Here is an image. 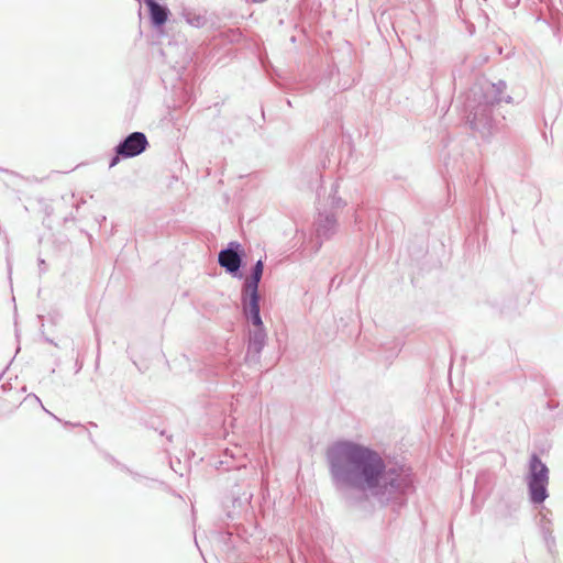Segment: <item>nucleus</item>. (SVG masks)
Masks as SVG:
<instances>
[{
    "label": "nucleus",
    "instance_id": "4468645a",
    "mask_svg": "<svg viewBox=\"0 0 563 563\" xmlns=\"http://www.w3.org/2000/svg\"><path fill=\"white\" fill-rule=\"evenodd\" d=\"M224 456H230L231 459H234V457H235V454H234L233 450H231V449H225V451H224Z\"/></svg>",
    "mask_w": 563,
    "mask_h": 563
},
{
    "label": "nucleus",
    "instance_id": "0eeeda50",
    "mask_svg": "<svg viewBox=\"0 0 563 563\" xmlns=\"http://www.w3.org/2000/svg\"><path fill=\"white\" fill-rule=\"evenodd\" d=\"M150 9L151 18L154 24L162 25L167 21V10L155 2V0H144Z\"/></svg>",
    "mask_w": 563,
    "mask_h": 563
},
{
    "label": "nucleus",
    "instance_id": "423d86ee",
    "mask_svg": "<svg viewBox=\"0 0 563 563\" xmlns=\"http://www.w3.org/2000/svg\"><path fill=\"white\" fill-rule=\"evenodd\" d=\"M260 356L261 354H244V364L240 366L241 374L251 376L252 374L262 373Z\"/></svg>",
    "mask_w": 563,
    "mask_h": 563
},
{
    "label": "nucleus",
    "instance_id": "7ed1b4c3",
    "mask_svg": "<svg viewBox=\"0 0 563 563\" xmlns=\"http://www.w3.org/2000/svg\"><path fill=\"white\" fill-rule=\"evenodd\" d=\"M148 145L145 134L141 132H134L130 134L118 147L117 155L110 162V167L115 166L119 163V156L134 157L145 151Z\"/></svg>",
    "mask_w": 563,
    "mask_h": 563
},
{
    "label": "nucleus",
    "instance_id": "1a4fd4ad",
    "mask_svg": "<svg viewBox=\"0 0 563 563\" xmlns=\"http://www.w3.org/2000/svg\"><path fill=\"white\" fill-rule=\"evenodd\" d=\"M264 271V264L261 260L254 266L253 274L250 279L246 280L244 289L246 290H258V284L261 282Z\"/></svg>",
    "mask_w": 563,
    "mask_h": 563
},
{
    "label": "nucleus",
    "instance_id": "9b49d317",
    "mask_svg": "<svg viewBox=\"0 0 563 563\" xmlns=\"http://www.w3.org/2000/svg\"><path fill=\"white\" fill-rule=\"evenodd\" d=\"M552 520L549 519L545 515H541V522H540V531L541 534L547 531H552Z\"/></svg>",
    "mask_w": 563,
    "mask_h": 563
},
{
    "label": "nucleus",
    "instance_id": "39448f33",
    "mask_svg": "<svg viewBox=\"0 0 563 563\" xmlns=\"http://www.w3.org/2000/svg\"><path fill=\"white\" fill-rule=\"evenodd\" d=\"M219 264L228 272L234 273L240 268L241 258L236 252L232 250H223L219 254Z\"/></svg>",
    "mask_w": 563,
    "mask_h": 563
},
{
    "label": "nucleus",
    "instance_id": "f257e3e1",
    "mask_svg": "<svg viewBox=\"0 0 563 563\" xmlns=\"http://www.w3.org/2000/svg\"><path fill=\"white\" fill-rule=\"evenodd\" d=\"M327 462L335 492L351 506L368 497L383 506H401L412 487L408 470L388 468L377 451L353 441L333 443L327 451Z\"/></svg>",
    "mask_w": 563,
    "mask_h": 563
},
{
    "label": "nucleus",
    "instance_id": "20e7f679",
    "mask_svg": "<svg viewBox=\"0 0 563 563\" xmlns=\"http://www.w3.org/2000/svg\"><path fill=\"white\" fill-rule=\"evenodd\" d=\"M243 310L254 327L262 328L263 322L260 316V296L258 290L243 289Z\"/></svg>",
    "mask_w": 563,
    "mask_h": 563
},
{
    "label": "nucleus",
    "instance_id": "6e6552de",
    "mask_svg": "<svg viewBox=\"0 0 563 563\" xmlns=\"http://www.w3.org/2000/svg\"><path fill=\"white\" fill-rule=\"evenodd\" d=\"M169 368L176 373H183L185 369H191L189 366V357L187 354H174L173 360H166Z\"/></svg>",
    "mask_w": 563,
    "mask_h": 563
},
{
    "label": "nucleus",
    "instance_id": "2eb2a0df",
    "mask_svg": "<svg viewBox=\"0 0 563 563\" xmlns=\"http://www.w3.org/2000/svg\"><path fill=\"white\" fill-rule=\"evenodd\" d=\"M27 397H33L38 404H41V400L36 395H29Z\"/></svg>",
    "mask_w": 563,
    "mask_h": 563
},
{
    "label": "nucleus",
    "instance_id": "f3484780",
    "mask_svg": "<svg viewBox=\"0 0 563 563\" xmlns=\"http://www.w3.org/2000/svg\"><path fill=\"white\" fill-rule=\"evenodd\" d=\"M223 464H228V462H227V461H220V462H219V465H221V466H222Z\"/></svg>",
    "mask_w": 563,
    "mask_h": 563
},
{
    "label": "nucleus",
    "instance_id": "f8f14e48",
    "mask_svg": "<svg viewBox=\"0 0 563 563\" xmlns=\"http://www.w3.org/2000/svg\"><path fill=\"white\" fill-rule=\"evenodd\" d=\"M542 538H543L547 547L549 548V550H551L552 548L555 547V538L553 536V530L542 533Z\"/></svg>",
    "mask_w": 563,
    "mask_h": 563
},
{
    "label": "nucleus",
    "instance_id": "f03ea898",
    "mask_svg": "<svg viewBox=\"0 0 563 563\" xmlns=\"http://www.w3.org/2000/svg\"><path fill=\"white\" fill-rule=\"evenodd\" d=\"M527 485L532 504L540 505L549 497V468L536 453L529 460Z\"/></svg>",
    "mask_w": 563,
    "mask_h": 563
},
{
    "label": "nucleus",
    "instance_id": "a211bd4d",
    "mask_svg": "<svg viewBox=\"0 0 563 563\" xmlns=\"http://www.w3.org/2000/svg\"><path fill=\"white\" fill-rule=\"evenodd\" d=\"M98 363H99V355H97V357H96V364L98 365Z\"/></svg>",
    "mask_w": 563,
    "mask_h": 563
},
{
    "label": "nucleus",
    "instance_id": "ddd939ff",
    "mask_svg": "<svg viewBox=\"0 0 563 563\" xmlns=\"http://www.w3.org/2000/svg\"><path fill=\"white\" fill-rule=\"evenodd\" d=\"M542 538H543L547 547L549 548V550H551L552 548L555 547V538L553 536V530L542 533Z\"/></svg>",
    "mask_w": 563,
    "mask_h": 563
},
{
    "label": "nucleus",
    "instance_id": "dca6fc26",
    "mask_svg": "<svg viewBox=\"0 0 563 563\" xmlns=\"http://www.w3.org/2000/svg\"><path fill=\"white\" fill-rule=\"evenodd\" d=\"M240 467H241V466H230V465H228V466L225 467V470H227V471H229V470H231V468H240Z\"/></svg>",
    "mask_w": 563,
    "mask_h": 563
},
{
    "label": "nucleus",
    "instance_id": "9d476101",
    "mask_svg": "<svg viewBox=\"0 0 563 563\" xmlns=\"http://www.w3.org/2000/svg\"><path fill=\"white\" fill-rule=\"evenodd\" d=\"M132 362L140 372H146L150 368L147 354H134Z\"/></svg>",
    "mask_w": 563,
    "mask_h": 563
}]
</instances>
